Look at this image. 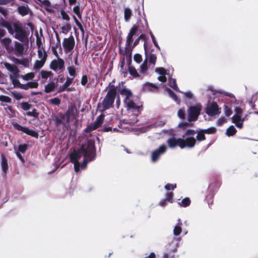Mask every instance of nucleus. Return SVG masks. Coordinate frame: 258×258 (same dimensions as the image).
I'll use <instances>...</instances> for the list:
<instances>
[{"label": "nucleus", "instance_id": "1", "mask_svg": "<svg viewBox=\"0 0 258 258\" xmlns=\"http://www.w3.org/2000/svg\"><path fill=\"white\" fill-rule=\"evenodd\" d=\"M95 142L92 139L87 140L79 150H75L70 155L71 161L74 165L75 172L79 171L80 166L82 168H85L88 162L95 159Z\"/></svg>", "mask_w": 258, "mask_h": 258}, {"label": "nucleus", "instance_id": "2", "mask_svg": "<svg viewBox=\"0 0 258 258\" xmlns=\"http://www.w3.org/2000/svg\"><path fill=\"white\" fill-rule=\"evenodd\" d=\"M120 93L124 98V103L127 110L134 112V115L137 116L140 112L141 105L137 102V98L133 95L131 90L123 88Z\"/></svg>", "mask_w": 258, "mask_h": 258}, {"label": "nucleus", "instance_id": "3", "mask_svg": "<svg viewBox=\"0 0 258 258\" xmlns=\"http://www.w3.org/2000/svg\"><path fill=\"white\" fill-rule=\"evenodd\" d=\"M11 60L14 64L8 62H1V63L3 64L6 69L12 74L11 76H18L19 75L20 70L17 65H21L24 68L29 67L30 61L27 57L18 58L12 56L11 57Z\"/></svg>", "mask_w": 258, "mask_h": 258}, {"label": "nucleus", "instance_id": "4", "mask_svg": "<svg viewBox=\"0 0 258 258\" xmlns=\"http://www.w3.org/2000/svg\"><path fill=\"white\" fill-rule=\"evenodd\" d=\"M196 140L193 137H187L185 139L181 138H176L172 137L167 140V144L169 148L171 149L175 148L179 146L181 149L185 147L191 148L194 147Z\"/></svg>", "mask_w": 258, "mask_h": 258}, {"label": "nucleus", "instance_id": "5", "mask_svg": "<svg viewBox=\"0 0 258 258\" xmlns=\"http://www.w3.org/2000/svg\"><path fill=\"white\" fill-rule=\"evenodd\" d=\"M116 95V89L114 88L110 89L103 101L98 104L97 108L98 111L103 113L105 110L112 108Z\"/></svg>", "mask_w": 258, "mask_h": 258}, {"label": "nucleus", "instance_id": "6", "mask_svg": "<svg viewBox=\"0 0 258 258\" xmlns=\"http://www.w3.org/2000/svg\"><path fill=\"white\" fill-rule=\"evenodd\" d=\"M128 72L134 78L142 80L145 76H146L148 70V64L146 61H144L138 69L139 73L137 72L136 69L132 66H128Z\"/></svg>", "mask_w": 258, "mask_h": 258}, {"label": "nucleus", "instance_id": "7", "mask_svg": "<svg viewBox=\"0 0 258 258\" xmlns=\"http://www.w3.org/2000/svg\"><path fill=\"white\" fill-rule=\"evenodd\" d=\"M180 238L174 237L172 240L166 245V252L163 255V258H173L175 256V253L177 250L179 245Z\"/></svg>", "mask_w": 258, "mask_h": 258}, {"label": "nucleus", "instance_id": "8", "mask_svg": "<svg viewBox=\"0 0 258 258\" xmlns=\"http://www.w3.org/2000/svg\"><path fill=\"white\" fill-rule=\"evenodd\" d=\"M14 29L15 30L14 37L16 39L22 42L28 41L27 32L21 24L15 23L14 24Z\"/></svg>", "mask_w": 258, "mask_h": 258}, {"label": "nucleus", "instance_id": "9", "mask_svg": "<svg viewBox=\"0 0 258 258\" xmlns=\"http://www.w3.org/2000/svg\"><path fill=\"white\" fill-rule=\"evenodd\" d=\"M234 111L235 114L231 117V121L237 127L242 128L243 122L247 119V115L242 116L243 110L238 107H235Z\"/></svg>", "mask_w": 258, "mask_h": 258}, {"label": "nucleus", "instance_id": "10", "mask_svg": "<svg viewBox=\"0 0 258 258\" xmlns=\"http://www.w3.org/2000/svg\"><path fill=\"white\" fill-rule=\"evenodd\" d=\"M202 105L200 103H197L195 105L188 107L187 110L188 122L196 121L202 110Z\"/></svg>", "mask_w": 258, "mask_h": 258}, {"label": "nucleus", "instance_id": "11", "mask_svg": "<svg viewBox=\"0 0 258 258\" xmlns=\"http://www.w3.org/2000/svg\"><path fill=\"white\" fill-rule=\"evenodd\" d=\"M205 112L210 116H214L221 113V108L216 101L210 99L205 109Z\"/></svg>", "mask_w": 258, "mask_h": 258}, {"label": "nucleus", "instance_id": "12", "mask_svg": "<svg viewBox=\"0 0 258 258\" xmlns=\"http://www.w3.org/2000/svg\"><path fill=\"white\" fill-rule=\"evenodd\" d=\"M167 150V146L164 144L160 145L157 149L152 151L151 155V160L152 163L157 162L161 156L165 153Z\"/></svg>", "mask_w": 258, "mask_h": 258}, {"label": "nucleus", "instance_id": "13", "mask_svg": "<svg viewBox=\"0 0 258 258\" xmlns=\"http://www.w3.org/2000/svg\"><path fill=\"white\" fill-rule=\"evenodd\" d=\"M50 68L59 74L62 72L64 69V61L61 58L54 59L50 62Z\"/></svg>", "mask_w": 258, "mask_h": 258}, {"label": "nucleus", "instance_id": "14", "mask_svg": "<svg viewBox=\"0 0 258 258\" xmlns=\"http://www.w3.org/2000/svg\"><path fill=\"white\" fill-rule=\"evenodd\" d=\"M13 125L18 131H22L23 133L29 136L34 137L36 139L38 138V134L35 131L31 130L26 126H21L20 124H19L17 122H14L13 123Z\"/></svg>", "mask_w": 258, "mask_h": 258}, {"label": "nucleus", "instance_id": "15", "mask_svg": "<svg viewBox=\"0 0 258 258\" xmlns=\"http://www.w3.org/2000/svg\"><path fill=\"white\" fill-rule=\"evenodd\" d=\"M104 119V115L101 114L99 115L96 118L95 122L91 123L89 125H88L87 127L85 129L84 131L86 132H88L98 128L103 124Z\"/></svg>", "mask_w": 258, "mask_h": 258}, {"label": "nucleus", "instance_id": "16", "mask_svg": "<svg viewBox=\"0 0 258 258\" xmlns=\"http://www.w3.org/2000/svg\"><path fill=\"white\" fill-rule=\"evenodd\" d=\"M75 43V39L72 35L63 39L62 46L66 53L71 52L74 49Z\"/></svg>", "mask_w": 258, "mask_h": 258}, {"label": "nucleus", "instance_id": "17", "mask_svg": "<svg viewBox=\"0 0 258 258\" xmlns=\"http://www.w3.org/2000/svg\"><path fill=\"white\" fill-rule=\"evenodd\" d=\"M0 43L2 46L5 48L6 51L11 53L14 52V47L12 45V40L10 38H3L0 40Z\"/></svg>", "mask_w": 258, "mask_h": 258}, {"label": "nucleus", "instance_id": "18", "mask_svg": "<svg viewBox=\"0 0 258 258\" xmlns=\"http://www.w3.org/2000/svg\"><path fill=\"white\" fill-rule=\"evenodd\" d=\"M207 91L210 92L212 95L215 97H219L220 96H228L231 97L232 94L231 93H226L221 90H216L212 86H209L207 89Z\"/></svg>", "mask_w": 258, "mask_h": 258}, {"label": "nucleus", "instance_id": "19", "mask_svg": "<svg viewBox=\"0 0 258 258\" xmlns=\"http://www.w3.org/2000/svg\"><path fill=\"white\" fill-rule=\"evenodd\" d=\"M14 54L17 56H21L24 53V46L23 44L18 41L15 42L14 48Z\"/></svg>", "mask_w": 258, "mask_h": 258}, {"label": "nucleus", "instance_id": "20", "mask_svg": "<svg viewBox=\"0 0 258 258\" xmlns=\"http://www.w3.org/2000/svg\"><path fill=\"white\" fill-rule=\"evenodd\" d=\"M157 57L156 54L151 53L146 54V58L144 61H146L149 64V67L153 68L156 64Z\"/></svg>", "mask_w": 258, "mask_h": 258}, {"label": "nucleus", "instance_id": "21", "mask_svg": "<svg viewBox=\"0 0 258 258\" xmlns=\"http://www.w3.org/2000/svg\"><path fill=\"white\" fill-rule=\"evenodd\" d=\"M142 88L145 91L154 92L158 89V87L156 84L146 82L142 85Z\"/></svg>", "mask_w": 258, "mask_h": 258}, {"label": "nucleus", "instance_id": "22", "mask_svg": "<svg viewBox=\"0 0 258 258\" xmlns=\"http://www.w3.org/2000/svg\"><path fill=\"white\" fill-rule=\"evenodd\" d=\"M155 72L159 75L158 80L163 83L166 81L167 79L165 76L166 74V70L163 68H157L155 69Z\"/></svg>", "mask_w": 258, "mask_h": 258}, {"label": "nucleus", "instance_id": "23", "mask_svg": "<svg viewBox=\"0 0 258 258\" xmlns=\"http://www.w3.org/2000/svg\"><path fill=\"white\" fill-rule=\"evenodd\" d=\"M19 13L22 16L28 15L30 12V9L28 5L20 6L18 8Z\"/></svg>", "mask_w": 258, "mask_h": 258}, {"label": "nucleus", "instance_id": "24", "mask_svg": "<svg viewBox=\"0 0 258 258\" xmlns=\"http://www.w3.org/2000/svg\"><path fill=\"white\" fill-rule=\"evenodd\" d=\"M1 166L2 170L4 173L5 174H6L9 168L8 164V160L5 156L3 154L1 155Z\"/></svg>", "mask_w": 258, "mask_h": 258}, {"label": "nucleus", "instance_id": "25", "mask_svg": "<svg viewBox=\"0 0 258 258\" xmlns=\"http://www.w3.org/2000/svg\"><path fill=\"white\" fill-rule=\"evenodd\" d=\"M58 84L56 83L51 82L45 86L44 91L46 93H49L53 91L55 88L57 86Z\"/></svg>", "mask_w": 258, "mask_h": 258}, {"label": "nucleus", "instance_id": "26", "mask_svg": "<svg viewBox=\"0 0 258 258\" xmlns=\"http://www.w3.org/2000/svg\"><path fill=\"white\" fill-rule=\"evenodd\" d=\"M177 224L175 225L173 229V234L175 236L179 235L181 232L182 223L180 219H178Z\"/></svg>", "mask_w": 258, "mask_h": 258}, {"label": "nucleus", "instance_id": "27", "mask_svg": "<svg viewBox=\"0 0 258 258\" xmlns=\"http://www.w3.org/2000/svg\"><path fill=\"white\" fill-rule=\"evenodd\" d=\"M37 3L45 7V10L47 11L51 10V3L49 0H35Z\"/></svg>", "mask_w": 258, "mask_h": 258}, {"label": "nucleus", "instance_id": "28", "mask_svg": "<svg viewBox=\"0 0 258 258\" xmlns=\"http://www.w3.org/2000/svg\"><path fill=\"white\" fill-rule=\"evenodd\" d=\"M38 55L40 60H43L44 61H46L47 54L46 51L43 49H38Z\"/></svg>", "mask_w": 258, "mask_h": 258}, {"label": "nucleus", "instance_id": "29", "mask_svg": "<svg viewBox=\"0 0 258 258\" xmlns=\"http://www.w3.org/2000/svg\"><path fill=\"white\" fill-rule=\"evenodd\" d=\"M132 16V10L128 8H125L124 10V18L125 22H128Z\"/></svg>", "mask_w": 258, "mask_h": 258}, {"label": "nucleus", "instance_id": "30", "mask_svg": "<svg viewBox=\"0 0 258 258\" xmlns=\"http://www.w3.org/2000/svg\"><path fill=\"white\" fill-rule=\"evenodd\" d=\"M166 91L169 96L172 98L177 104L180 103V100L177 97L174 92H173L170 89H167Z\"/></svg>", "mask_w": 258, "mask_h": 258}, {"label": "nucleus", "instance_id": "31", "mask_svg": "<svg viewBox=\"0 0 258 258\" xmlns=\"http://www.w3.org/2000/svg\"><path fill=\"white\" fill-rule=\"evenodd\" d=\"M45 63V62L43 60L40 59L36 60L35 61L33 69L36 71L39 70L43 67Z\"/></svg>", "mask_w": 258, "mask_h": 258}, {"label": "nucleus", "instance_id": "32", "mask_svg": "<svg viewBox=\"0 0 258 258\" xmlns=\"http://www.w3.org/2000/svg\"><path fill=\"white\" fill-rule=\"evenodd\" d=\"M35 77L34 73H29L25 75H20V77L24 81H27L29 80H32Z\"/></svg>", "mask_w": 258, "mask_h": 258}, {"label": "nucleus", "instance_id": "33", "mask_svg": "<svg viewBox=\"0 0 258 258\" xmlns=\"http://www.w3.org/2000/svg\"><path fill=\"white\" fill-rule=\"evenodd\" d=\"M68 73L72 78L74 79L77 76L76 68L74 66H69L67 68Z\"/></svg>", "mask_w": 258, "mask_h": 258}, {"label": "nucleus", "instance_id": "34", "mask_svg": "<svg viewBox=\"0 0 258 258\" xmlns=\"http://www.w3.org/2000/svg\"><path fill=\"white\" fill-rule=\"evenodd\" d=\"M191 201L189 198H185L178 202V205L181 207H186L190 204Z\"/></svg>", "mask_w": 258, "mask_h": 258}, {"label": "nucleus", "instance_id": "35", "mask_svg": "<svg viewBox=\"0 0 258 258\" xmlns=\"http://www.w3.org/2000/svg\"><path fill=\"white\" fill-rule=\"evenodd\" d=\"M237 131L233 125H230L226 130V135L228 136H233L234 135Z\"/></svg>", "mask_w": 258, "mask_h": 258}, {"label": "nucleus", "instance_id": "36", "mask_svg": "<svg viewBox=\"0 0 258 258\" xmlns=\"http://www.w3.org/2000/svg\"><path fill=\"white\" fill-rule=\"evenodd\" d=\"M17 76H10V78L14 87L19 88L21 83H20Z\"/></svg>", "mask_w": 258, "mask_h": 258}, {"label": "nucleus", "instance_id": "37", "mask_svg": "<svg viewBox=\"0 0 258 258\" xmlns=\"http://www.w3.org/2000/svg\"><path fill=\"white\" fill-rule=\"evenodd\" d=\"M76 111V109L75 107L73 106L69 107L67 112L68 119H69L71 117H74Z\"/></svg>", "mask_w": 258, "mask_h": 258}, {"label": "nucleus", "instance_id": "38", "mask_svg": "<svg viewBox=\"0 0 258 258\" xmlns=\"http://www.w3.org/2000/svg\"><path fill=\"white\" fill-rule=\"evenodd\" d=\"M74 79L70 77L67 78V81L62 87L61 91H64L68 87H69L73 82Z\"/></svg>", "mask_w": 258, "mask_h": 258}, {"label": "nucleus", "instance_id": "39", "mask_svg": "<svg viewBox=\"0 0 258 258\" xmlns=\"http://www.w3.org/2000/svg\"><path fill=\"white\" fill-rule=\"evenodd\" d=\"M51 74L52 73L50 71H46L44 70H42L39 73L41 77L44 79H47L51 75Z\"/></svg>", "mask_w": 258, "mask_h": 258}, {"label": "nucleus", "instance_id": "40", "mask_svg": "<svg viewBox=\"0 0 258 258\" xmlns=\"http://www.w3.org/2000/svg\"><path fill=\"white\" fill-rule=\"evenodd\" d=\"M197 134V136H196V139L197 140L202 141L205 140V134L202 130L198 131Z\"/></svg>", "mask_w": 258, "mask_h": 258}, {"label": "nucleus", "instance_id": "41", "mask_svg": "<svg viewBox=\"0 0 258 258\" xmlns=\"http://www.w3.org/2000/svg\"><path fill=\"white\" fill-rule=\"evenodd\" d=\"M170 86L174 90L177 92H180L178 87L176 83V80L175 79H171L170 80Z\"/></svg>", "mask_w": 258, "mask_h": 258}, {"label": "nucleus", "instance_id": "42", "mask_svg": "<svg viewBox=\"0 0 258 258\" xmlns=\"http://www.w3.org/2000/svg\"><path fill=\"white\" fill-rule=\"evenodd\" d=\"M71 29V26L69 23H66L64 25L61 27V32L66 34L69 32Z\"/></svg>", "mask_w": 258, "mask_h": 258}, {"label": "nucleus", "instance_id": "43", "mask_svg": "<svg viewBox=\"0 0 258 258\" xmlns=\"http://www.w3.org/2000/svg\"><path fill=\"white\" fill-rule=\"evenodd\" d=\"M214 197V192L213 191L210 192L209 194L206 196V200L207 201L209 205L213 203V199Z\"/></svg>", "mask_w": 258, "mask_h": 258}, {"label": "nucleus", "instance_id": "44", "mask_svg": "<svg viewBox=\"0 0 258 258\" xmlns=\"http://www.w3.org/2000/svg\"><path fill=\"white\" fill-rule=\"evenodd\" d=\"M28 146V145L25 144L23 145H20L18 146V150L17 151H18L19 153L21 152L23 153L25 152V151L27 149Z\"/></svg>", "mask_w": 258, "mask_h": 258}, {"label": "nucleus", "instance_id": "45", "mask_svg": "<svg viewBox=\"0 0 258 258\" xmlns=\"http://www.w3.org/2000/svg\"><path fill=\"white\" fill-rule=\"evenodd\" d=\"M39 113L37 111L36 109H33L32 111H28L27 115L28 116H33L35 118H38Z\"/></svg>", "mask_w": 258, "mask_h": 258}, {"label": "nucleus", "instance_id": "46", "mask_svg": "<svg viewBox=\"0 0 258 258\" xmlns=\"http://www.w3.org/2000/svg\"><path fill=\"white\" fill-rule=\"evenodd\" d=\"M204 134H214L216 132V129L215 127H210L208 128L202 130Z\"/></svg>", "mask_w": 258, "mask_h": 258}, {"label": "nucleus", "instance_id": "47", "mask_svg": "<svg viewBox=\"0 0 258 258\" xmlns=\"http://www.w3.org/2000/svg\"><path fill=\"white\" fill-rule=\"evenodd\" d=\"M4 27H5L7 29L9 33L12 35L15 34V30L14 29V25L12 26L11 25H4Z\"/></svg>", "mask_w": 258, "mask_h": 258}, {"label": "nucleus", "instance_id": "48", "mask_svg": "<svg viewBox=\"0 0 258 258\" xmlns=\"http://www.w3.org/2000/svg\"><path fill=\"white\" fill-rule=\"evenodd\" d=\"M31 106V104L28 102H23L21 104V108L25 111L29 110Z\"/></svg>", "mask_w": 258, "mask_h": 258}, {"label": "nucleus", "instance_id": "49", "mask_svg": "<svg viewBox=\"0 0 258 258\" xmlns=\"http://www.w3.org/2000/svg\"><path fill=\"white\" fill-rule=\"evenodd\" d=\"M224 113L227 116H230L232 113L231 109L230 108H229L226 104L224 105Z\"/></svg>", "mask_w": 258, "mask_h": 258}, {"label": "nucleus", "instance_id": "50", "mask_svg": "<svg viewBox=\"0 0 258 258\" xmlns=\"http://www.w3.org/2000/svg\"><path fill=\"white\" fill-rule=\"evenodd\" d=\"M73 12L77 15L79 18H81V13L80 12V8L79 5L75 6L73 8Z\"/></svg>", "mask_w": 258, "mask_h": 258}, {"label": "nucleus", "instance_id": "51", "mask_svg": "<svg viewBox=\"0 0 258 258\" xmlns=\"http://www.w3.org/2000/svg\"><path fill=\"white\" fill-rule=\"evenodd\" d=\"M162 133L168 136L173 137L175 135L173 129L163 130Z\"/></svg>", "mask_w": 258, "mask_h": 258}, {"label": "nucleus", "instance_id": "52", "mask_svg": "<svg viewBox=\"0 0 258 258\" xmlns=\"http://www.w3.org/2000/svg\"><path fill=\"white\" fill-rule=\"evenodd\" d=\"M177 115L179 118L181 119H184L185 117V113L184 110L182 109H179L177 112Z\"/></svg>", "mask_w": 258, "mask_h": 258}, {"label": "nucleus", "instance_id": "53", "mask_svg": "<svg viewBox=\"0 0 258 258\" xmlns=\"http://www.w3.org/2000/svg\"><path fill=\"white\" fill-rule=\"evenodd\" d=\"M0 101L2 102H7V103H11L12 101V100L8 96H5V95H1L0 96Z\"/></svg>", "mask_w": 258, "mask_h": 258}, {"label": "nucleus", "instance_id": "54", "mask_svg": "<svg viewBox=\"0 0 258 258\" xmlns=\"http://www.w3.org/2000/svg\"><path fill=\"white\" fill-rule=\"evenodd\" d=\"M12 95L15 99L17 100H21L23 97V95L21 94L16 92H12Z\"/></svg>", "mask_w": 258, "mask_h": 258}, {"label": "nucleus", "instance_id": "55", "mask_svg": "<svg viewBox=\"0 0 258 258\" xmlns=\"http://www.w3.org/2000/svg\"><path fill=\"white\" fill-rule=\"evenodd\" d=\"M49 102L53 105H59L60 104V100L58 98H54L49 100Z\"/></svg>", "mask_w": 258, "mask_h": 258}, {"label": "nucleus", "instance_id": "56", "mask_svg": "<svg viewBox=\"0 0 258 258\" xmlns=\"http://www.w3.org/2000/svg\"><path fill=\"white\" fill-rule=\"evenodd\" d=\"M176 187V184H170V183L166 184L164 186L165 189L167 190H174Z\"/></svg>", "mask_w": 258, "mask_h": 258}, {"label": "nucleus", "instance_id": "57", "mask_svg": "<svg viewBox=\"0 0 258 258\" xmlns=\"http://www.w3.org/2000/svg\"><path fill=\"white\" fill-rule=\"evenodd\" d=\"M173 194L172 192H167L166 194V200L169 201V203H172L173 202Z\"/></svg>", "mask_w": 258, "mask_h": 258}, {"label": "nucleus", "instance_id": "58", "mask_svg": "<svg viewBox=\"0 0 258 258\" xmlns=\"http://www.w3.org/2000/svg\"><path fill=\"white\" fill-rule=\"evenodd\" d=\"M134 36H132L129 34H128V35L127 36L126 38V42L125 44L126 47H128L131 44V43L133 41V37Z\"/></svg>", "mask_w": 258, "mask_h": 258}, {"label": "nucleus", "instance_id": "59", "mask_svg": "<svg viewBox=\"0 0 258 258\" xmlns=\"http://www.w3.org/2000/svg\"><path fill=\"white\" fill-rule=\"evenodd\" d=\"M227 119L224 117L219 118L217 121V124L218 126H221L226 122Z\"/></svg>", "mask_w": 258, "mask_h": 258}, {"label": "nucleus", "instance_id": "60", "mask_svg": "<svg viewBox=\"0 0 258 258\" xmlns=\"http://www.w3.org/2000/svg\"><path fill=\"white\" fill-rule=\"evenodd\" d=\"M60 14L63 20H66L67 21H69L70 20L69 16L65 11H61L60 12Z\"/></svg>", "mask_w": 258, "mask_h": 258}, {"label": "nucleus", "instance_id": "61", "mask_svg": "<svg viewBox=\"0 0 258 258\" xmlns=\"http://www.w3.org/2000/svg\"><path fill=\"white\" fill-rule=\"evenodd\" d=\"M134 59V60L135 61H136L137 63H140L142 60V57L141 55H140V54L137 53V54H135Z\"/></svg>", "mask_w": 258, "mask_h": 258}, {"label": "nucleus", "instance_id": "62", "mask_svg": "<svg viewBox=\"0 0 258 258\" xmlns=\"http://www.w3.org/2000/svg\"><path fill=\"white\" fill-rule=\"evenodd\" d=\"M36 44L38 46V49H43V47L42 46V44L41 42V39L38 37H37Z\"/></svg>", "mask_w": 258, "mask_h": 258}, {"label": "nucleus", "instance_id": "63", "mask_svg": "<svg viewBox=\"0 0 258 258\" xmlns=\"http://www.w3.org/2000/svg\"><path fill=\"white\" fill-rule=\"evenodd\" d=\"M29 88H37L38 86V84L36 81H33L28 83Z\"/></svg>", "mask_w": 258, "mask_h": 258}, {"label": "nucleus", "instance_id": "64", "mask_svg": "<svg viewBox=\"0 0 258 258\" xmlns=\"http://www.w3.org/2000/svg\"><path fill=\"white\" fill-rule=\"evenodd\" d=\"M88 82V77L87 75H84L82 76L81 83L83 86H85Z\"/></svg>", "mask_w": 258, "mask_h": 258}]
</instances>
